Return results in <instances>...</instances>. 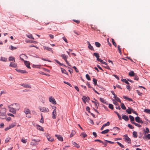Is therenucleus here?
<instances>
[{
    "label": "nucleus",
    "mask_w": 150,
    "mask_h": 150,
    "mask_svg": "<svg viewBox=\"0 0 150 150\" xmlns=\"http://www.w3.org/2000/svg\"><path fill=\"white\" fill-rule=\"evenodd\" d=\"M11 105L12 106V107L16 110H18L20 108V105L18 103H15Z\"/></svg>",
    "instance_id": "f257e3e1"
},
{
    "label": "nucleus",
    "mask_w": 150,
    "mask_h": 150,
    "mask_svg": "<svg viewBox=\"0 0 150 150\" xmlns=\"http://www.w3.org/2000/svg\"><path fill=\"white\" fill-rule=\"evenodd\" d=\"M8 108L9 109V111L13 114H15L17 111L11 105L8 106Z\"/></svg>",
    "instance_id": "f03ea898"
},
{
    "label": "nucleus",
    "mask_w": 150,
    "mask_h": 150,
    "mask_svg": "<svg viewBox=\"0 0 150 150\" xmlns=\"http://www.w3.org/2000/svg\"><path fill=\"white\" fill-rule=\"evenodd\" d=\"M39 109L40 111L42 112H48L49 111V109L47 108L43 107L40 108Z\"/></svg>",
    "instance_id": "7ed1b4c3"
},
{
    "label": "nucleus",
    "mask_w": 150,
    "mask_h": 150,
    "mask_svg": "<svg viewBox=\"0 0 150 150\" xmlns=\"http://www.w3.org/2000/svg\"><path fill=\"white\" fill-rule=\"evenodd\" d=\"M83 103H86V101L88 102L90 100L89 97H87L86 96H83L82 98Z\"/></svg>",
    "instance_id": "20e7f679"
},
{
    "label": "nucleus",
    "mask_w": 150,
    "mask_h": 150,
    "mask_svg": "<svg viewBox=\"0 0 150 150\" xmlns=\"http://www.w3.org/2000/svg\"><path fill=\"white\" fill-rule=\"evenodd\" d=\"M49 101L50 102L54 105L56 104V101L54 98L52 96H50L49 98Z\"/></svg>",
    "instance_id": "39448f33"
},
{
    "label": "nucleus",
    "mask_w": 150,
    "mask_h": 150,
    "mask_svg": "<svg viewBox=\"0 0 150 150\" xmlns=\"http://www.w3.org/2000/svg\"><path fill=\"white\" fill-rule=\"evenodd\" d=\"M135 121L139 123L143 124V122L140 119V117L138 116L136 117L135 118Z\"/></svg>",
    "instance_id": "423d86ee"
},
{
    "label": "nucleus",
    "mask_w": 150,
    "mask_h": 150,
    "mask_svg": "<svg viewBox=\"0 0 150 150\" xmlns=\"http://www.w3.org/2000/svg\"><path fill=\"white\" fill-rule=\"evenodd\" d=\"M52 118L53 119H55L56 117L57 112L56 110L54 109L53 110L52 113Z\"/></svg>",
    "instance_id": "0eeeda50"
},
{
    "label": "nucleus",
    "mask_w": 150,
    "mask_h": 150,
    "mask_svg": "<svg viewBox=\"0 0 150 150\" xmlns=\"http://www.w3.org/2000/svg\"><path fill=\"white\" fill-rule=\"evenodd\" d=\"M16 70L18 72L21 74H26L28 73V72L24 70H22L21 69H16Z\"/></svg>",
    "instance_id": "6e6552de"
},
{
    "label": "nucleus",
    "mask_w": 150,
    "mask_h": 150,
    "mask_svg": "<svg viewBox=\"0 0 150 150\" xmlns=\"http://www.w3.org/2000/svg\"><path fill=\"white\" fill-rule=\"evenodd\" d=\"M6 113H0V119H4L6 118Z\"/></svg>",
    "instance_id": "1a4fd4ad"
},
{
    "label": "nucleus",
    "mask_w": 150,
    "mask_h": 150,
    "mask_svg": "<svg viewBox=\"0 0 150 150\" xmlns=\"http://www.w3.org/2000/svg\"><path fill=\"white\" fill-rule=\"evenodd\" d=\"M113 101V103L116 106V108L117 109H118L119 110H120L121 109V108L119 106V105L116 102V101Z\"/></svg>",
    "instance_id": "9d476101"
},
{
    "label": "nucleus",
    "mask_w": 150,
    "mask_h": 150,
    "mask_svg": "<svg viewBox=\"0 0 150 150\" xmlns=\"http://www.w3.org/2000/svg\"><path fill=\"white\" fill-rule=\"evenodd\" d=\"M9 66L13 67L16 68L17 66V64H15L14 62H10Z\"/></svg>",
    "instance_id": "9b49d317"
},
{
    "label": "nucleus",
    "mask_w": 150,
    "mask_h": 150,
    "mask_svg": "<svg viewBox=\"0 0 150 150\" xmlns=\"http://www.w3.org/2000/svg\"><path fill=\"white\" fill-rule=\"evenodd\" d=\"M24 63L26 67L29 69H30V64L29 62L26 61H24Z\"/></svg>",
    "instance_id": "f8f14e48"
},
{
    "label": "nucleus",
    "mask_w": 150,
    "mask_h": 150,
    "mask_svg": "<svg viewBox=\"0 0 150 150\" xmlns=\"http://www.w3.org/2000/svg\"><path fill=\"white\" fill-rule=\"evenodd\" d=\"M21 85L25 88H31V85L28 84H21Z\"/></svg>",
    "instance_id": "ddd939ff"
},
{
    "label": "nucleus",
    "mask_w": 150,
    "mask_h": 150,
    "mask_svg": "<svg viewBox=\"0 0 150 150\" xmlns=\"http://www.w3.org/2000/svg\"><path fill=\"white\" fill-rule=\"evenodd\" d=\"M55 136L59 141H63V137L59 135L56 134Z\"/></svg>",
    "instance_id": "4468645a"
},
{
    "label": "nucleus",
    "mask_w": 150,
    "mask_h": 150,
    "mask_svg": "<svg viewBox=\"0 0 150 150\" xmlns=\"http://www.w3.org/2000/svg\"><path fill=\"white\" fill-rule=\"evenodd\" d=\"M6 110L5 108H2L0 110V113H6Z\"/></svg>",
    "instance_id": "2eb2a0df"
},
{
    "label": "nucleus",
    "mask_w": 150,
    "mask_h": 150,
    "mask_svg": "<svg viewBox=\"0 0 150 150\" xmlns=\"http://www.w3.org/2000/svg\"><path fill=\"white\" fill-rule=\"evenodd\" d=\"M122 118L126 121L129 120L128 117L126 115H123Z\"/></svg>",
    "instance_id": "dca6fc26"
},
{
    "label": "nucleus",
    "mask_w": 150,
    "mask_h": 150,
    "mask_svg": "<svg viewBox=\"0 0 150 150\" xmlns=\"http://www.w3.org/2000/svg\"><path fill=\"white\" fill-rule=\"evenodd\" d=\"M44 50H46L48 51H50L51 52H52V53H53V51L52 50V49L50 48L45 46V47H44Z\"/></svg>",
    "instance_id": "f3484780"
},
{
    "label": "nucleus",
    "mask_w": 150,
    "mask_h": 150,
    "mask_svg": "<svg viewBox=\"0 0 150 150\" xmlns=\"http://www.w3.org/2000/svg\"><path fill=\"white\" fill-rule=\"evenodd\" d=\"M129 118L130 120V121L131 123L132 124V122H134V118L132 116L129 115Z\"/></svg>",
    "instance_id": "a211bd4d"
},
{
    "label": "nucleus",
    "mask_w": 150,
    "mask_h": 150,
    "mask_svg": "<svg viewBox=\"0 0 150 150\" xmlns=\"http://www.w3.org/2000/svg\"><path fill=\"white\" fill-rule=\"evenodd\" d=\"M37 128L40 131H44V129L42 127L40 126V125H37Z\"/></svg>",
    "instance_id": "6ab92c4d"
},
{
    "label": "nucleus",
    "mask_w": 150,
    "mask_h": 150,
    "mask_svg": "<svg viewBox=\"0 0 150 150\" xmlns=\"http://www.w3.org/2000/svg\"><path fill=\"white\" fill-rule=\"evenodd\" d=\"M26 57V55L24 54L21 55L20 56V58L21 59L22 61H24V59Z\"/></svg>",
    "instance_id": "aec40b11"
},
{
    "label": "nucleus",
    "mask_w": 150,
    "mask_h": 150,
    "mask_svg": "<svg viewBox=\"0 0 150 150\" xmlns=\"http://www.w3.org/2000/svg\"><path fill=\"white\" fill-rule=\"evenodd\" d=\"M24 112L26 115L30 113V111L29 109L27 108H25L24 110Z\"/></svg>",
    "instance_id": "412c9836"
},
{
    "label": "nucleus",
    "mask_w": 150,
    "mask_h": 150,
    "mask_svg": "<svg viewBox=\"0 0 150 150\" xmlns=\"http://www.w3.org/2000/svg\"><path fill=\"white\" fill-rule=\"evenodd\" d=\"M8 60L9 61H12L14 62H15V58L12 56L9 57L8 58Z\"/></svg>",
    "instance_id": "4be33fe9"
},
{
    "label": "nucleus",
    "mask_w": 150,
    "mask_h": 150,
    "mask_svg": "<svg viewBox=\"0 0 150 150\" xmlns=\"http://www.w3.org/2000/svg\"><path fill=\"white\" fill-rule=\"evenodd\" d=\"M93 55L96 57L97 58V60L99 57V55L98 53H94L93 54Z\"/></svg>",
    "instance_id": "5701e85b"
},
{
    "label": "nucleus",
    "mask_w": 150,
    "mask_h": 150,
    "mask_svg": "<svg viewBox=\"0 0 150 150\" xmlns=\"http://www.w3.org/2000/svg\"><path fill=\"white\" fill-rule=\"evenodd\" d=\"M100 101L103 103L106 104V102L105 100L103 98H100Z\"/></svg>",
    "instance_id": "b1692460"
},
{
    "label": "nucleus",
    "mask_w": 150,
    "mask_h": 150,
    "mask_svg": "<svg viewBox=\"0 0 150 150\" xmlns=\"http://www.w3.org/2000/svg\"><path fill=\"white\" fill-rule=\"evenodd\" d=\"M124 139L126 141H130V139L127 136V135L126 134L124 136Z\"/></svg>",
    "instance_id": "393cba45"
},
{
    "label": "nucleus",
    "mask_w": 150,
    "mask_h": 150,
    "mask_svg": "<svg viewBox=\"0 0 150 150\" xmlns=\"http://www.w3.org/2000/svg\"><path fill=\"white\" fill-rule=\"evenodd\" d=\"M61 56L62 57V58L64 60L67 59L68 56L66 55H65L64 54H62Z\"/></svg>",
    "instance_id": "a878e982"
},
{
    "label": "nucleus",
    "mask_w": 150,
    "mask_h": 150,
    "mask_svg": "<svg viewBox=\"0 0 150 150\" xmlns=\"http://www.w3.org/2000/svg\"><path fill=\"white\" fill-rule=\"evenodd\" d=\"M87 42L88 43V48L91 50H93V47L90 44V43L88 41Z\"/></svg>",
    "instance_id": "bb28decb"
},
{
    "label": "nucleus",
    "mask_w": 150,
    "mask_h": 150,
    "mask_svg": "<svg viewBox=\"0 0 150 150\" xmlns=\"http://www.w3.org/2000/svg\"><path fill=\"white\" fill-rule=\"evenodd\" d=\"M62 72V73L65 74H66L68 75L67 72L63 68H61Z\"/></svg>",
    "instance_id": "cd10ccee"
},
{
    "label": "nucleus",
    "mask_w": 150,
    "mask_h": 150,
    "mask_svg": "<svg viewBox=\"0 0 150 150\" xmlns=\"http://www.w3.org/2000/svg\"><path fill=\"white\" fill-rule=\"evenodd\" d=\"M36 141H32L30 143V144L32 146H35L37 144V143Z\"/></svg>",
    "instance_id": "c85d7f7f"
},
{
    "label": "nucleus",
    "mask_w": 150,
    "mask_h": 150,
    "mask_svg": "<svg viewBox=\"0 0 150 150\" xmlns=\"http://www.w3.org/2000/svg\"><path fill=\"white\" fill-rule=\"evenodd\" d=\"M129 75L130 76H134L135 75L134 72L133 71L130 72L129 73Z\"/></svg>",
    "instance_id": "c756f323"
},
{
    "label": "nucleus",
    "mask_w": 150,
    "mask_h": 150,
    "mask_svg": "<svg viewBox=\"0 0 150 150\" xmlns=\"http://www.w3.org/2000/svg\"><path fill=\"white\" fill-rule=\"evenodd\" d=\"M133 135L134 137L137 138L138 136L137 132L134 131L133 133Z\"/></svg>",
    "instance_id": "7c9ffc66"
},
{
    "label": "nucleus",
    "mask_w": 150,
    "mask_h": 150,
    "mask_svg": "<svg viewBox=\"0 0 150 150\" xmlns=\"http://www.w3.org/2000/svg\"><path fill=\"white\" fill-rule=\"evenodd\" d=\"M109 131V130L108 129H107L105 130L102 131L101 132V133L102 134H105L108 133Z\"/></svg>",
    "instance_id": "2f4dec72"
},
{
    "label": "nucleus",
    "mask_w": 150,
    "mask_h": 150,
    "mask_svg": "<svg viewBox=\"0 0 150 150\" xmlns=\"http://www.w3.org/2000/svg\"><path fill=\"white\" fill-rule=\"evenodd\" d=\"M81 136L82 137L84 138L87 136V135L85 133L83 132L81 133Z\"/></svg>",
    "instance_id": "473e14b6"
},
{
    "label": "nucleus",
    "mask_w": 150,
    "mask_h": 150,
    "mask_svg": "<svg viewBox=\"0 0 150 150\" xmlns=\"http://www.w3.org/2000/svg\"><path fill=\"white\" fill-rule=\"evenodd\" d=\"M120 106L121 107V108L124 110H125L126 109V108L124 104L123 103H121L120 105Z\"/></svg>",
    "instance_id": "72a5a7b5"
},
{
    "label": "nucleus",
    "mask_w": 150,
    "mask_h": 150,
    "mask_svg": "<svg viewBox=\"0 0 150 150\" xmlns=\"http://www.w3.org/2000/svg\"><path fill=\"white\" fill-rule=\"evenodd\" d=\"M72 144L74 146H75L77 148H79L80 147L79 145L78 144L74 142H73Z\"/></svg>",
    "instance_id": "f704fd0d"
},
{
    "label": "nucleus",
    "mask_w": 150,
    "mask_h": 150,
    "mask_svg": "<svg viewBox=\"0 0 150 150\" xmlns=\"http://www.w3.org/2000/svg\"><path fill=\"white\" fill-rule=\"evenodd\" d=\"M122 81L125 83L127 84L128 85H129V83L128 82V81L125 79H121Z\"/></svg>",
    "instance_id": "c9c22d12"
},
{
    "label": "nucleus",
    "mask_w": 150,
    "mask_h": 150,
    "mask_svg": "<svg viewBox=\"0 0 150 150\" xmlns=\"http://www.w3.org/2000/svg\"><path fill=\"white\" fill-rule=\"evenodd\" d=\"M132 124L138 127H142V125L136 122H132Z\"/></svg>",
    "instance_id": "e433bc0d"
},
{
    "label": "nucleus",
    "mask_w": 150,
    "mask_h": 150,
    "mask_svg": "<svg viewBox=\"0 0 150 150\" xmlns=\"http://www.w3.org/2000/svg\"><path fill=\"white\" fill-rule=\"evenodd\" d=\"M100 143H102L104 145V146H105L107 145V141H98Z\"/></svg>",
    "instance_id": "4c0bfd02"
},
{
    "label": "nucleus",
    "mask_w": 150,
    "mask_h": 150,
    "mask_svg": "<svg viewBox=\"0 0 150 150\" xmlns=\"http://www.w3.org/2000/svg\"><path fill=\"white\" fill-rule=\"evenodd\" d=\"M144 112L150 114V110L148 109H145L144 110Z\"/></svg>",
    "instance_id": "58836bf2"
},
{
    "label": "nucleus",
    "mask_w": 150,
    "mask_h": 150,
    "mask_svg": "<svg viewBox=\"0 0 150 150\" xmlns=\"http://www.w3.org/2000/svg\"><path fill=\"white\" fill-rule=\"evenodd\" d=\"M7 59L6 58L3 57H1L0 60L2 61L6 62V61Z\"/></svg>",
    "instance_id": "ea45409f"
},
{
    "label": "nucleus",
    "mask_w": 150,
    "mask_h": 150,
    "mask_svg": "<svg viewBox=\"0 0 150 150\" xmlns=\"http://www.w3.org/2000/svg\"><path fill=\"white\" fill-rule=\"evenodd\" d=\"M114 112L115 113H116L117 114V116L118 117L119 119L120 120H122V118H121V116L119 114L118 112H116L115 111H114Z\"/></svg>",
    "instance_id": "a19ab883"
},
{
    "label": "nucleus",
    "mask_w": 150,
    "mask_h": 150,
    "mask_svg": "<svg viewBox=\"0 0 150 150\" xmlns=\"http://www.w3.org/2000/svg\"><path fill=\"white\" fill-rule=\"evenodd\" d=\"M112 43L113 44V45L115 47H117V45L116 43L115 42V41H114V40L112 38Z\"/></svg>",
    "instance_id": "79ce46f5"
},
{
    "label": "nucleus",
    "mask_w": 150,
    "mask_h": 150,
    "mask_svg": "<svg viewBox=\"0 0 150 150\" xmlns=\"http://www.w3.org/2000/svg\"><path fill=\"white\" fill-rule=\"evenodd\" d=\"M41 119L40 120V122L43 123H44V119H43V116L42 115V114L41 115Z\"/></svg>",
    "instance_id": "37998d69"
},
{
    "label": "nucleus",
    "mask_w": 150,
    "mask_h": 150,
    "mask_svg": "<svg viewBox=\"0 0 150 150\" xmlns=\"http://www.w3.org/2000/svg\"><path fill=\"white\" fill-rule=\"evenodd\" d=\"M15 126H16V124L15 123H12L10 125H9V127H10V128H12L14 127Z\"/></svg>",
    "instance_id": "c03bdc74"
},
{
    "label": "nucleus",
    "mask_w": 150,
    "mask_h": 150,
    "mask_svg": "<svg viewBox=\"0 0 150 150\" xmlns=\"http://www.w3.org/2000/svg\"><path fill=\"white\" fill-rule=\"evenodd\" d=\"M131 110H130V108L129 107L126 110V112L129 114H130L131 113Z\"/></svg>",
    "instance_id": "a18cd8bd"
},
{
    "label": "nucleus",
    "mask_w": 150,
    "mask_h": 150,
    "mask_svg": "<svg viewBox=\"0 0 150 150\" xmlns=\"http://www.w3.org/2000/svg\"><path fill=\"white\" fill-rule=\"evenodd\" d=\"M76 133L75 131L73 130L72 131L70 135V137H71L73 136V135L75 134Z\"/></svg>",
    "instance_id": "49530a36"
},
{
    "label": "nucleus",
    "mask_w": 150,
    "mask_h": 150,
    "mask_svg": "<svg viewBox=\"0 0 150 150\" xmlns=\"http://www.w3.org/2000/svg\"><path fill=\"white\" fill-rule=\"evenodd\" d=\"M118 50L119 51V53L121 54H122L121 49V48L120 47V46L119 45H118L117 47Z\"/></svg>",
    "instance_id": "de8ad7c7"
},
{
    "label": "nucleus",
    "mask_w": 150,
    "mask_h": 150,
    "mask_svg": "<svg viewBox=\"0 0 150 150\" xmlns=\"http://www.w3.org/2000/svg\"><path fill=\"white\" fill-rule=\"evenodd\" d=\"M95 44L96 45V46L97 47H100V44L98 42H96L95 43Z\"/></svg>",
    "instance_id": "09e8293b"
},
{
    "label": "nucleus",
    "mask_w": 150,
    "mask_h": 150,
    "mask_svg": "<svg viewBox=\"0 0 150 150\" xmlns=\"http://www.w3.org/2000/svg\"><path fill=\"white\" fill-rule=\"evenodd\" d=\"M27 37L29 38L34 39V38H33V37L31 34H30L29 35H27Z\"/></svg>",
    "instance_id": "8fccbe9b"
},
{
    "label": "nucleus",
    "mask_w": 150,
    "mask_h": 150,
    "mask_svg": "<svg viewBox=\"0 0 150 150\" xmlns=\"http://www.w3.org/2000/svg\"><path fill=\"white\" fill-rule=\"evenodd\" d=\"M10 49L11 50H16L17 48V47H13L12 45H11L10 46Z\"/></svg>",
    "instance_id": "3c124183"
},
{
    "label": "nucleus",
    "mask_w": 150,
    "mask_h": 150,
    "mask_svg": "<svg viewBox=\"0 0 150 150\" xmlns=\"http://www.w3.org/2000/svg\"><path fill=\"white\" fill-rule=\"evenodd\" d=\"M134 76V79L137 81H138L139 80V77L137 75L135 74Z\"/></svg>",
    "instance_id": "603ef678"
},
{
    "label": "nucleus",
    "mask_w": 150,
    "mask_h": 150,
    "mask_svg": "<svg viewBox=\"0 0 150 150\" xmlns=\"http://www.w3.org/2000/svg\"><path fill=\"white\" fill-rule=\"evenodd\" d=\"M110 123L109 122H108L104 124L103 125V126L104 127L106 126H108L110 125Z\"/></svg>",
    "instance_id": "864d4df0"
},
{
    "label": "nucleus",
    "mask_w": 150,
    "mask_h": 150,
    "mask_svg": "<svg viewBox=\"0 0 150 150\" xmlns=\"http://www.w3.org/2000/svg\"><path fill=\"white\" fill-rule=\"evenodd\" d=\"M109 108L112 109V110H113V105L112 104H110L109 105V106H108Z\"/></svg>",
    "instance_id": "5fc2aeb1"
},
{
    "label": "nucleus",
    "mask_w": 150,
    "mask_h": 150,
    "mask_svg": "<svg viewBox=\"0 0 150 150\" xmlns=\"http://www.w3.org/2000/svg\"><path fill=\"white\" fill-rule=\"evenodd\" d=\"M86 78L88 80H91V78H90L88 74H87L86 75Z\"/></svg>",
    "instance_id": "6e6d98bb"
},
{
    "label": "nucleus",
    "mask_w": 150,
    "mask_h": 150,
    "mask_svg": "<svg viewBox=\"0 0 150 150\" xmlns=\"http://www.w3.org/2000/svg\"><path fill=\"white\" fill-rule=\"evenodd\" d=\"M93 81L94 82V85H96L97 84V80L95 78H93Z\"/></svg>",
    "instance_id": "4d7b16f0"
},
{
    "label": "nucleus",
    "mask_w": 150,
    "mask_h": 150,
    "mask_svg": "<svg viewBox=\"0 0 150 150\" xmlns=\"http://www.w3.org/2000/svg\"><path fill=\"white\" fill-rule=\"evenodd\" d=\"M127 126L131 129H133L134 128V127H133V126L130 124L128 125Z\"/></svg>",
    "instance_id": "13d9d810"
},
{
    "label": "nucleus",
    "mask_w": 150,
    "mask_h": 150,
    "mask_svg": "<svg viewBox=\"0 0 150 150\" xmlns=\"http://www.w3.org/2000/svg\"><path fill=\"white\" fill-rule=\"evenodd\" d=\"M26 117L28 118H30L31 117L30 112V113L26 114Z\"/></svg>",
    "instance_id": "bf43d9fd"
},
{
    "label": "nucleus",
    "mask_w": 150,
    "mask_h": 150,
    "mask_svg": "<svg viewBox=\"0 0 150 150\" xmlns=\"http://www.w3.org/2000/svg\"><path fill=\"white\" fill-rule=\"evenodd\" d=\"M115 100L117 102H119L120 103H121V100L119 98H118L117 97V98H116Z\"/></svg>",
    "instance_id": "052dcab7"
},
{
    "label": "nucleus",
    "mask_w": 150,
    "mask_h": 150,
    "mask_svg": "<svg viewBox=\"0 0 150 150\" xmlns=\"http://www.w3.org/2000/svg\"><path fill=\"white\" fill-rule=\"evenodd\" d=\"M117 143L122 148H124V146L123 145L121 144L120 143V142H117Z\"/></svg>",
    "instance_id": "680f3d73"
},
{
    "label": "nucleus",
    "mask_w": 150,
    "mask_h": 150,
    "mask_svg": "<svg viewBox=\"0 0 150 150\" xmlns=\"http://www.w3.org/2000/svg\"><path fill=\"white\" fill-rule=\"evenodd\" d=\"M72 68L74 69L76 72H79L78 70L77 69L75 66H74L72 67Z\"/></svg>",
    "instance_id": "e2e57ef3"
},
{
    "label": "nucleus",
    "mask_w": 150,
    "mask_h": 150,
    "mask_svg": "<svg viewBox=\"0 0 150 150\" xmlns=\"http://www.w3.org/2000/svg\"><path fill=\"white\" fill-rule=\"evenodd\" d=\"M73 21L76 23L77 24H79L80 23V21L78 20H73Z\"/></svg>",
    "instance_id": "0e129e2a"
},
{
    "label": "nucleus",
    "mask_w": 150,
    "mask_h": 150,
    "mask_svg": "<svg viewBox=\"0 0 150 150\" xmlns=\"http://www.w3.org/2000/svg\"><path fill=\"white\" fill-rule=\"evenodd\" d=\"M64 83L70 86H71V85L69 82H66L65 81H64Z\"/></svg>",
    "instance_id": "69168bd1"
},
{
    "label": "nucleus",
    "mask_w": 150,
    "mask_h": 150,
    "mask_svg": "<svg viewBox=\"0 0 150 150\" xmlns=\"http://www.w3.org/2000/svg\"><path fill=\"white\" fill-rule=\"evenodd\" d=\"M86 111H88L89 112H90V108L88 106L86 107Z\"/></svg>",
    "instance_id": "338daca9"
},
{
    "label": "nucleus",
    "mask_w": 150,
    "mask_h": 150,
    "mask_svg": "<svg viewBox=\"0 0 150 150\" xmlns=\"http://www.w3.org/2000/svg\"><path fill=\"white\" fill-rule=\"evenodd\" d=\"M146 137L149 139H150V134H148L146 135Z\"/></svg>",
    "instance_id": "774afa93"
}]
</instances>
